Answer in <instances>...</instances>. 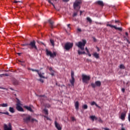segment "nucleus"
<instances>
[{
	"label": "nucleus",
	"mask_w": 130,
	"mask_h": 130,
	"mask_svg": "<svg viewBox=\"0 0 130 130\" xmlns=\"http://www.w3.org/2000/svg\"><path fill=\"white\" fill-rule=\"evenodd\" d=\"M121 91H122V92H123V93H124V92H125V89H124V88H122Z\"/></svg>",
	"instance_id": "obj_44"
},
{
	"label": "nucleus",
	"mask_w": 130,
	"mask_h": 130,
	"mask_svg": "<svg viewBox=\"0 0 130 130\" xmlns=\"http://www.w3.org/2000/svg\"><path fill=\"white\" fill-rule=\"evenodd\" d=\"M4 130H12L13 129L12 124L9 123L8 125L7 124H4Z\"/></svg>",
	"instance_id": "obj_11"
},
{
	"label": "nucleus",
	"mask_w": 130,
	"mask_h": 130,
	"mask_svg": "<svg viewBox=\"0 0 130 130\" xmlns=\"http://www.w3.org/2000/svg\"><path fill=\"white\" fill-rule=\"evenodd\" d=\"M78 12H79V11H76V12H75V13L73 14V17H76V16H77V15H78Z\"/></svg>",
	"instance_id": "obj_36"
},
{
	"label": "nucleus",
	"mask_w": 130,
	"mask_h": 130,
	"mask_svg": "<svg viewBox=\"0 0 130 130\" xmlns=\"http://www.w3.org/2000/svg\"><path fill=\"white\" fill-rule=\"evenodd\" d=\"M80 15L81 16V15H82V14H83V11H80Z\"/></svg>",
	"instance_id": "obj_48"
},
{
	"label": "nucleus",
	"mask_w": 130,
	"mask_h": 130,
	"mask_svg": "<svg viewBox=\"0 0 130 130\" xmlns=\"http://www.w3.org/2000/svg\"><path fill=\"white\" fill-rule=\"evenodd\" d=\"M104 129H105V130H110L108 128H104Z\"/></svg>",
	"instance_id": "obj_49"
},
{
	"label": "nucleus",
	"mask_w": 130,
	"mask_h": 130,
	"mask_svg": "<svg viewBox=\"0 0 130 130\" xmlns=\"http://www.w3.org/2000/svg\"><path fill=\"white\" fill-rule=\"evenodd\" d=\"M75 106L76 110H79V102L78 101H77L75 103Z\"/></svg>",
	"instance_id": "obj_21"
},
{
	"label": "nucleus",
	"mask_w": 130,
	"mask_h": 130,
	"mask_svg": "<svg viewBox=\"0 0 130 130\" xmlns=\"http://www.w3.org/2000/svg\"><path fill=\"white\" fill-rule=\"evenodd\" d=\"M125 116H126V112L124 111L121 113L120 118L122 120H124L125 119Z\"/></svg>",
	"instance_id": "obj_13"
},
{
	"label": "nucleus",
	"mask_w": 130,
	"mask_h": 130,
	"mask_svg": "<svg viewBox=\"0 0 130 130\" xmlns=\"http://www.w3.org/2000/svg\"><path fill=\"white\" fill-rule=\"evenodd\" d=\"M125 35H126V36H128V33H127V32H125Z\"/></svg>",
	"instance_id": "obj_51"
},
{
	"label": "nucleus",
	"mask_w": 130,
	"mask_h": 130,
	"mask_svg": "<svg viewBox=\"0 0 130 130\" xmlns=\"http://www.w3.org/2000/svg\"><path fill=\"white\" fill-rule=\"evenodd\" d=\"M51 75H52V76H54V74L52 73V74H51Z\"/></svg>",
	"instance_id": "obj_58"
},
{
	"label": "nucleus",
	"mask_w": 130,
	"mask_h": 130,
	"mask_svg": "<svg viewBox=\"0 0 130 130\" xmlns=\"http://www.w3.org/2000/svg\"><path fill=\"white\" fill-rule=\"evenodd\" d=\"M82 108H83V109H88V105H84L82 106Z\"/></svg>",
	"instance_id": "obj_32"
},
{
	"label": "nucleus",
	"mask_w": 130,
	"mask_h": 130,
	"mask_svg": "<svg viewBox=\"0 0 130 130\" xmlns=\"http://www.w3.org/2000/svg\"><path fill=\"white\" fill-rule=\"evenodd\" d=\"M17 54H18V55H21V53H18Z\"/></svg>",
	"instance_id": "obj_56"
},
{
	"label": "nucleus",
	"mask_w": 130,
	"mask_h": 130,
	"mask_svg": "<svg viewBox=\"0 0 130 130\" xmlns=\"http://www.w3.org/2000/svg\"><path fill=\"white\" fill-rule=\"evenodd\" d=\"M49 70L50 71V72H53V70L52 69V67H50L49 68Z\"/></svg>",
	"instance_id": "obj_39"
},
{
	"label": "nucleus",
	"mask_w": 130,
	"mask_h": 130,
	"mask_svg": "<svg viewBox=\"0 0 130 130\" xmlns=\"http://www.w3.org/2000/svg\"><path fill=\"white\" fill-rule=\"evenodd\" d=\"M44 112L45 114H46V115L48 114V110H47V109H44Z\"/></svg>",
	"instance_id": "obj_35"
},
{
	"label": "nucleus",
	"mask_w": 130,
	"mask_h": 130,
	"mask_svg": "<svg viewBox=\"0 0 130 130\" xmlns=\"http://www.w3.org/2000/svg\"><path fill=\"white\" fill-rule=\"evenodd\" d=\"M23 107L28 111H30V112H33V110L32 109V108H31V107H29L28 106H24Z\"/></svg>",
	"instance_id": "obj_15"
},
{
	"label": "nucleus",
	"mask_w": 130,
	"mask_h": 130,
	"mask_svg": "<svg viewBox=\"0 0 130 130\" xmlns=\"http://www.w3.org/2000/svg\"><path fill=\"white\" fill-rule=\"evenodd\" d=\"M122 126H123V124H122Z\"/></svg>",
	"instance_id": "obj_62"
},
{
	"label": "nucleus",
	"mask_w": 130,
	"mask_h": 130,
	"mask_svg": "<svg viewBox=\"0 0 130 130\" xmlns=\"http://www.w3.org/2000/svg\"><path fill=\"white\" fill-rule=\"evenodd\" d=\"M93 41H94V42H96V38H93Z\"/></svg>",
	"instance_id": "obj_47"
},
{
	"label": "nucleus",
	"mask_w": 130,
	"mask_h": 130,
	"mask_svg": "<svg viewBox=\"0 0 130 130\" xmlns=\"http://www.w3.org/2000/svg\"><path fill=\"white\" fill-rule=\"evenodd\" d=\"M119 69H121L122 70H124V69H125V67H124V65L121 64L119 66Z\"/></svg>",
	"instance_id": "obj_28"
},
{
	"label": "nucleus",
	"mask_w": 130,
	"mask_h": 130,
	"mask_svg": "<svg viewBox=\"0 0 130 130\" xmlns=\"http://www.w3.org/2000/svg\"><path fill=\"white\" fill-rule=\"evenodd\" d=\"M23 121L25 123H29V122H31L33 123L34 121L36 122H38V120L35 118H32V116L30 115H27L25 117L23 118Z\"/></svg>",
	"instance_id": "obj_2"
},
{
	"label": "nucleus",
	"mask_w": 130,
	"mask_h": 130,
	"mask_svg": "<svg viewBox=\"0 0 130 130\" xmlns=\"http://www.w3.org/2000/svg\"><path fill=\"white\" fill-rule=\"evenodd\" d=\"M64 3H68V2H70V0H62Z\"/></svg>",
	"instance_id": "obj_42"
},
{
	"label": "nucleus",
	"mask_w": 130,
	"mask_h": 130,
	"mask_svg": "<svg viewBox=\"0 0 130 130\" xmlns=\"http://www.w3.org/2000/svg\"><path fill=\"white\" fill-rule=\"evenodd\" d=\"M10 90H13V88H10Z\"/></svg>",
	"instance_id": "obj_59"
},
{
	"label": "nucleus",
	"mask_w": 130,
	"mask_h": 130,
	"mask_svg": "<svg viewBox=\"0 0 130 130\" xmlns=\"http://www.w3.org/2000/svg\"><path fill=\"white\" fill-rule=\"evenodd\" d=\"M70 26H71V24H68V28H71V27H70Z\"/></svg>",
	"instance_id": "obj_50"
},
{
	"label": "nucleus",
	"mask_w": 130,
	"mask_h": 130,
	"mask_svg": "<svg viewBox=\"0 0 130 130\" xmlns=\"http://www.w3.org/2000/svg\"><path fill=\"white\" fill-rule=\"evenodd\" d=\"M115 22L116 24H117V23H119L118 25H119V20H115Z\"/></svg>",
	"instance_id": "obj_41"
},
{
	"label": "nucleus",
	"mask_w": 130,
	"mask_h": 130,
	"mask_svg": "<svg viewBox=\"0 0 130 130\" xmlns=\"http://www.w3.org/2000/svg\"><path fill=\"white\" fill-rule=\"evenodd\" d=\"M78 54L79 55H81V54H85V53H86V52H85V51L82 52L80 50H78Z\"/></svg>",
	"instance_id": "obj_27"
},
{
	"label": "nucleus",
	"mask_w": 130,
	"mask_h": 130,
	"mask_svg": "<svg viewBox=\"0 0 130 130\" xmlns=\"http://www.w3.org/2000/svg\"><path fill=\"white\" fill-rule=\"evenodd\" d=\"M4 76H5V77H9V74H0V77H1V78H3V77H4Z\"/></svg>",
	"instance_id": "obj_29"
},
{
	"label": "nucleus",
	"mask_w": 130,
	"mask_h": 130,
	"mask_svg": "<svg viewBox=\"0 0 130 130\" xmlns=\"http://www.w3.org/2000/svg\"><path fill=\"white\" fill-rule=\"evenodd\" d=\"M82 82L85 84H88V82L91 80V76L90 75H86L85 74L82 75Z\"/></svg>",
	"instance_id": "obj_5"
},
{
	"label": "nucleus",
	"mask_w": 130,
	"mask_h": 130,
	"mask_svg": "<svg viewBox=\"0 0 130 130\" xmlns=\"http://www.w3.org/2000/svg\"><path fill=\"white\" fill-rule=\"evenodd\" d=\"M14 3L15 4H17V3H22V2L14 1Z\"/></svg>",
	"instance_id": "obj_40"
},
{
	"label": "nucleus",
	"mask_w": 130,
	"mask_h": 130,
	"mask_svg": "<svg viewBox=\"0 0 130 130\" xmlns=\"http://www.w3.org/2000/svg\"><path fill=\"white\" fill-rule=\"evenodd\" d=\"M90 118L92 120V121H94V120H97L98 119V118H97L95 116H90Z\"/></svg>",
	"instance_id": "obj_23"
},
{
	"label": "nucleus",
	"mask_w": 130,
	"mask_h": 130,
	"mask_svg": "<svg viewBox=\"0 0 130 130\" xmlns=\"http://www.w3.org/2000/svg\"><path fill=\"white\" fill-rule=\"evenodd\" d=\"M96 49H97V51H98V52L100 51V49H99V47H96Z\"/></svg>",
	"instance_id": "obj_46"
},
{
	"label": "nucleus",
	"mask_w": 130,
	"mask_h": 130,
	"mask_svg": "<svg viewBox=\"0 0 130 130\" xmlns=\"http://www.w3.org/2000/svg\"><path fill=\"white\" fill-rule=\"evenodd\" d=\"M16 109L18 111H24V109L22 107H21V102L20 101V100H19L18 98H16Z\"/></svg>",
	"instance_id": "obj_6"
},
{
	"label": "nucleus",
	"mask_w": 130,
	"mask_h": 130,
	"mask_svg": "<svg viewBox=\"0 0 130 130\" xmlns=\"http://www.w3.org/2000/svg\"><path fill=\"white\" fill-rule=\"evenodd\" d=\"M42 76H44V73H41Z\"/></svg>",
	"instance_id": "obj_54"
},
{
	"label": "nucleus",
	"mask_w": 130,
	"mask_h": 130,
	"mask_svg": "<svg viewBox=\"0 0 130 130\" xmlns=\"http://www.w3.org/2000/svg\"><path fill=\"white\" fill-rule=\"evenodd\" d=\"M121 130H125V128H123V127H122L121 128Z\"/></svg>",
	"instance_id": "obj_53"
},
{
	"label": "nucleus",
	"mask_w": 130,
	"mask_h": 130,
	"mask_svg": "<svg viewBox=\"0 0 130 130\" xmlns=\"http://www.w3.org/2000/svg\"><path fill=\"white\" fill-rule=\"evenodd\" d=\"M86 43L87 42L86 41V40H83L82 42H79L78 43H77L76 45V46H78L81 50H84L85 45H86Z\"/></svg>",
	"instance_id": "obj_4"
},
{
	"label": "nucleus",
	"mask_w": 130,
	"mask_h": 130,
	"mask_svg": "<svg viewBox=\"0 0 130 130\" xmlns=\"http://www.w3.org/2000/svg\"><path fill=\"white\" fill-rule=\"evenodd\" d=\"M9 111L10 112H11V113H14L15 112V110H14V108L13 107H9Z\"/></svg>",
	"instance_id": "obj_25"
},
{
	"label": "nucleus",
	"mask_w": 130,
	"mask_h": 130,
	"mask_svg": "<svg viewBox=\"0 0 130 130\" xmlns=\"http://www.w3.org/2000/svg\"><path fill=\"white\" fill-rule=\"evenodd\" d=\"M21 49H25V48H21Z\"/></svg>",
	"instance_id": "obj_61"
},
{
	"label": "nucleus",
	"mask_w": 130,
	"mask_h": 130,
	"mask_svg": "<svg viewBox=\"0 0 130 130\" xmlns=\"http://www.w3.org/2000/svg\"><path fill=\"white\" fill-rule=\"evenodd\" d=\"M96 87H100L101 86V81H96L95 82Z\"/></svg>",
	"instance_id": "obj_20"
},
{
	"label": "nucleus",
	"mask_w": 130,
	"mask_h": 130,
	"mask_svg": "<svg viewBox=\"0 0 130 130\" xmlns=\"http://www.w3.org/2000/svg\"><path fill=\"white\" fill-rule=\"evenodd\" d=\"M98 120L99 122H100V123H103V121L102 120V119H101V118H100Z\"/></svg>",
	"instance_id": "obj_37"
},
{
	"label": "nucleus",
	"mask_w": 130,
	"mask_h": 130,
	"mask_svg": "<svg viewBox=\"0 0 130 130\" xmlns=\"http://www.w3.org/2000/svg\"><path fill=\"white\" fill-rule=\"evenodd\" d=\"M48 107H50V105H49L48 106Z\"/></svg>",
	"instance_id": "obj_60"
},
{
	"label": "nucleus",
	"mask_w": 130,
	"mask_h": 130,
	"mask_svg": "<svg viewBox=\"0 0 130 130\" xmlns=\"http://www.w3.org/2000/svg\"><path fill=\"white\" fill-rule=\"evenodd\" d=\"M28 70L29 71H32V72H36L38 73V75H39L40 78L45 79V77H44V76H43L42 74H41V73L39 72V70L36 69H32L31 68H28Z\"/></svg>",
	"instance_id": "obj_9"
},
{
	"label": "nucleus",
	"mask_w": 130,
	"mask_h": 130,
	"mask_svg": "<svg viewBox=\"0 0 130 130\" xmlns=\"http://www.w3.org/2000/svg\"><path fill=\"white\" fill-rule=\"evenodd\" d=\"M0 130H1V129H0Z\"/></svg>",
	"instance_id": "obj_63"
},
{
	"label": "nucleus",
	"mask_w": 130,
	"mask_h": 130,
	"mask_svg": "<svg viewBox=\"0 0 130 130\" xmlns=\"http://www.w3.org/2000/svg\"><path fill=\"white\" fill-rule=\"evenodd\" d=\"M72 119L73 121H75V120H76V119H75V117H73L72 118Z\"/></svg>",
	"instance_id": "obj_45"
},
{
	"label": "nucleus",
	"mask_w": 130,
	"mask_h": 130,
	"mask_svg": "<svg viewBox=\"0 0 130 130\" xmlns=\"http://www.w3.org/2000/svg\"><path fill=\"white\" fill-rule=\"evenodd\" d=\"M0 113L1 114H6V115H9L10 113H9V112H0Z\"/></svg>",
	"instance_id": "obj_33"
},
{
	"label": "nucleus",
	"mask_w": 130,
	"mask_h": 130,
	"mask_svg": "<svg viewBox=\"0 0 130 130\" xmlns=\"http://www.w3.org/2000/svg\"><path fill=\"white\" fill-rule=\"evenodd\" d=\"M39 97L41 98V100H44L43 98H46V96L45 95H39Z\"/></svg>",
	"instance_id": "obj_31"
},
{
	"label": "nucleus",
	"mask_w": 130,
	"mask_h": 130,
	"mask_svg": "<svg viewBox=\"0 0 130 130\" xmlns=\"http://www.w3.org/2000/svg\"><path fill=\"white\" fill-rule=\"evenodd\" d=\"M90 105H91V106L95 105L96 107H98L99 108H101L100 106H98L96 104V102H92L90 104Z\"/></svg>",
	"instance_id": "obj_22"
},
{
	"label": "nucleus",
	"mask_w": 130,
	"mask_h": 130,
	"mask_svg": "<svg viewBox=\"0 0 130 130\" xmlns=\"http://www.w3.org/2000/svg\"><path fill=\"white\" fill-rule=\"evenodd\" d=\"M19 62H22V63H24V61H21V60H19Z\"/></svg>",
	"instance_id": "obj_52"
},
{
	"label": "nucleus",
	"mask_w": 130,
	"mask_h": 130,
	"mask_svg": "<svg viewBox=\"0 0 130 130\" xmlns=\"http://www.w3.org/2000/svg\"><path fill=\"white\" fill-rule=\"evenodd\" d=\"M46 55L48 56H50L52 58H54V57H55L56 56V52H53V53L51 52V51L48 50V49L46 50Z\"/></svg>",
	"instance_id": "obj_8"
},
{
	"label": "nucleus",
	"mask_w": 130,
	"mask_h": 130,
	"mask_svg": "<svg viewBox=\"0 0 130 130\" xmlns=\"http://www.w3.org/2000/svg\"><path fill=\"white\" fill-rule=\"evenodd\" d=\"M48 22L49 23V24H50V27L51 28V29H53V24H54V22H53V21L51 20V19H49L48 20Z\"/></svg>",
	"instance_id": "obj_16"
},
{
	"label": "nucleus",
	"mask_w": 130,
	"mask_h": 130,
	"mask_svg": "<svg viewBox=\"0 0 130 130\" xmlns=\"http://www.w3.org/2000/svg\"><path fill=\"white\" fill-rule=\"evenodd\" d=\"M77 31H78V32H82V29H81V28H78Z\"/></svg>",
	"instance_id": "obj_43"
},
{
	"label": "nucleus",
	"mask_w": 130,
	"mask_h": 130,
	"mask_svg": "<svg viewBox=\"0 0 130 130\" xmlns=\"http://www.w3.org/2000/svg\"><path fill=\"white\" fill-rule=\"evenodd\" d=\"M75 73L73 71L71 72V79L70 80V82L71 83L72 86L75 85Z\"/></svg>",
	"instance_id": "obj_10"
},
{
	"label": "nucleus",
	"mask_w": 130,
	"mask_h": 130,
	"mask_svg": "<svg viewBox=\"0 0 130 130\" xmlns=\"http://www.w3.org/2000/svg\"><path fill=\"white\" fill-rule=\"evenodd\" d=\"M113 9H115V6H112Z\"/></svg>",
	"instance_id": "obj_55"
},
{
	"label": "nucleus",
	"mask_w": 130,
	"mask_h": 130,
	"mask_svg": "<svg viewBox=\"0 0 130 130\" xmlns=\"http://www.w3.org/2000/svg\"><path fill=\"white\" fill-rule=\"evenodd\" d=\"M82 4V0H76L73 4V8L75 11L79 12L81 9V4Z\"/></svg>",
	"instance_id": "obj_3"
},
{
	"label": "nucleus",
	"mask_w": 130,
	"mask_h": 130,
	"mask_svg": "<svg viewBox=\"0 0 130 130\" xmlns=\"http://www.w3.org/2000/svg\"><path fill=\"white\" fill-rule=\"evenodd\" d=\"M38 81H40V82H41V83H44V80L42 79H40L38 80Z\"/></svg>",
	"instance_id": "obj_38"
},
{
	"label": "nucleus",
	"mask_w": 130,
	"mask_h": 130,
	"mask_svg": "<svg viewBox=\"0 0 130 130\" xmlns=\"http://www.w3.org/2000/svg\"><path fill=\"white\" fill-rule=\"evenodd\" d=\"M50 43L52 44V46H54V41L53 40H50Z\"/></svg>",
	"instance_id": "obj_34"
},
{
	"label": "nucleus",
	"mask_w": 130,
	"mask_h": 130,
	"mask_svg": "<svg viewBox=\"0 0 130 130\" xmlns=\"http://www.w3.org/2000/svg\"><path fill=\"white\" fill-rule=\"evenodd\" d=\"M86 20L89 22V23H92V19L90 17H87Z\"/></svg>",
	"instance_id": "obj_30"
},
{
	"label": "nucleus",
	"mask_w": 130,
	"mask_h": 130,
	"mask_svg": "<svg viewBox=\"0 0 130 130\" xmlns=\"http://www.w3.org/2000/svg\"><path fill=\"white\" fill-rule=\"evenodd\" d=\"M85 50L87 53V55H88V56H89L90 57H91V56H92V55L91 54V53H90V52H89V50L88 49V48L86 47L85 48Z\"/></svg>",
	"instance_id": "obj_24"
},
{
	"label": "nucleus",
	"mask_w": 130,
	"mask_h": 130,
	"mask_svg": "<svg viewBox=\"0 0 130 130\" xmlns=\"http://www.w3.org/2000/svg\"><path fill=\"white\" fill-rule=\"evenodd\" d=\"M93 56H94V57H95V58H96V59H99V54L97 52H94L92 54Z\"/></svg>",
	"instance_id": "obj_17"
},
{
	"label": "nucleus",
	"mask_w": 130,
	"mask_h": 130,
	"mask_svg": "<svg viewBox=\"0 0 130 130\" xmlns=\"http://www.w3.org/2000/svg\"><path fill=\"white\" fill-rule=\"evenodd\" d=\"M0 89H3L4 90H5V89H6V88H3V87H0Z\"/></svg>",
	"instance_id": "obj_57"
},
{
	"label": "nucleus",
	"mask_w": 130,
	"mask_h": 130,
	"mask_svg": "<svg viewBox=\"0 0 130 130\" xmlns=\"http://www.w3.org/2000/svg\"><path fill=\"white\" fill-rule=\"evenodd\" d=\"M107 27H111V28H114L115 30H118L119 31H122V27H117L115 25L107 24Z\"/></svg>",
	"instance_id": "obj_12"
},
{
	"label": "nucleus",
	"mask_w": 130,
	"mask_h": 130,
	"mask_svg": "<svg viewBox=\"0 0 130 130\" xmlns=\"http://www.w3.org/2000/svg\"><path fill=\"white\" fill-rule=\"evenodd\" d=\"M90 86L91 87H92V88H93V89H95V88H96V83H91L90 84Z\"/></svg>",
	"instance_id": "obj_26"
},
{
	"label": "nucleus",
	"mask_w": 130,
	"mask_h": 130,
	"mask_svg": "<svg viewBox=\"0 0 130 130\" xmlns=\"http://www.w3.org/2000/svg\"><path fill=\"white\" fill-rule=\"evenodd\" d=\"M96 4L99 5V6H101V7H104V3L101 1H97Z\"/></svg>",
	"instance_id": "obj_19"
},
{
	"label": "nucleus",
	"mask_w": 130,
	"mask_h": 130,
	"mask_svg": "<svg viewBox=\"0 0 130 130\" xmlns=\"http://www.w3.org/2000/svg\"><path fill=\"white\" fill-rule=\"evenodd\" d=\"M12 83L13 85H15V86H17L19 84V81L17 80L16 79H13L12 80Z\"/></svg>",
	"instance_id": "obj_18"
},
{
	"label": "nucleus",
	"mask_w": 130,
	"mask_h": 130,
	"mask_svg": "<svg viewBox=\"0 0 130 130\" xmlns=\"http://www.w3.org/2000/svg\"><path fill=\"white\" fill-rule=\"evenodd\" d=\"M55 126L56 127L57 129L61 130V126H60V125L56 121H55Z\"/></svg>",
	"instance_id": "obj_14"
},
{
	"label": "nucleus",
	"mask_w": 130,
	"mask_h": 130,
	"mask_svg": "<svg viewBox=\"0 0 130 130\" xmlns=\"http://www.w3.org/2000/svg\"><path fill=\"white\" fill-rule=\"evenodd\" d=\"M73 46H74L73 43L67 42L64 45V49H66V50H70L71 48H73Z\"/></svg>",
	"instance_id": "obj_7"
},
{
	"label": "nucleus",
	"mask_w": 130,
	"mask_h": 130,
	"mask_svg": "<svg viewBox=\"0 0 130 130\" xmlns=\"http://www.w3.org/2000/svg\"><path fill=\"white\" fill-rule=\"evenodd\" d=\"M21 46H28V48H29V49H35L36 50H38L37 46H36V42L35 40L31 41L29 44L25 43L21 44Z\"/></svg>",
	"instance_id": "obj_1"
}]
</instances>
